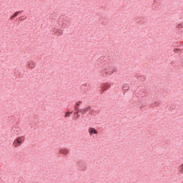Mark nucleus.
I'll list each match as a JSON object with an SVG mask.
<instances>
[{"instance_id": "obj_13", "label": "nucleus", "mask_w": 183, "mask_h": 183, "mask_svg": "<svg viewBox=\"0 0 183 183\" xmlns=\"http://www.w3.org/2000/svg\"><path fill=\"white\" fill-rule=\"evenodd\" d=\"M182 171H183V164L180 166Z\"/></svg>"}, {"instance_id": "obj_1", "label": "nucleus", "mask_w": 183, "mask_h": 183, "mask_svg": "<svg viewBox=\"0 0 183 183\" xmlns=\"http://www.w3.org/2000/svg\"><path fill=\"white\" fill-rule=\"evenodd\" d=\"M101 74L103 76H108V75H112V74H114V69L110 66H107L102 70Z\"/></svg>"}, {"instance_id": "obj_10", "label": "nucleus", "mask_w": 183, "mask_h": 183, "mask_svg": "<svg viewBox=\"0 0 183 183\" xmlns=\"http://www.w3.org/2000/svg\"><path fill=\"white\" fill-rule=\"evenodd\" d=\"M81 104H82V102H81V101L77 102L74 107L75 109H79L78 107H79V105H81Z\"/></svg>"}, {"instance_id": "obj_3", "label": "nucleus", "mask_w": 183, "mask_h": 183, "mask_svg": "<svg viewBox=\"0 0 183 183\" xmlns=\"http://www.w3.org/2000/svg\"><path fill=\"white\" fill-rule=\"evenodd\" d=\"M59 152L62 155H68V154H69V149L61 148L59 149Z\"/></svg>"}, {"instance_id": "obj_7", "label": "nucleus", "mask_w": 183, "mask_h": 183, "mask_svg": "<svg viewBox=\"0 0 183 183\" xmlns=\"http://www.w3.org/2000/svg\"><path fill=\"white\" fill-rule=\"evenodd\" d=\"M89 109H91V107H87L84 109H80V113L82 114H86V112H88V111H89Z\"/></svg>"}, {"instance_id": "obj_6", "label": "nucleus", "mask_w": 183, "mask_h": 183, "mask_svg": "<svg viewBox=\"0 0 183 183\" xmlns=\"http://www.w3.org/2000/svg\"><path fill=\"white\" fill-rule=\"evenodd\" d=\"M111 88V84L108 83H105L102 86V91H107V89H109Z\"/></svg>"}, {"instance_id": "obj_8", "label": "nucleus", "mask_w": 183, "mask_h": 183, "mask_svg": "<svg viewBox=\"0 0 183 183\" xmlns=\"http://www.w3.org/2000/svg\"><path fill=\"white\" fill-rule=\"evenodd\" d=\"M22 11H16L11 17L10 19H15V18H16V16H18L19 14H21Z\"/></svg>"}, {"instance_id": "obj_4", "label": "nucleus", "mask_w": 183, "mask_h": 183, "mask_svg": "<svg viewBox=\"0 0 183 183\" xmlns=\"http://www.w3.org/2000/svg\"><path fill=\"white\" fill-rule=\"evenodd\" d=\"M89 135H92L93 134L97 135L98 134V131H97V129H95L94 127H90L89 128Z\"/></svg>"}, {"instance_id": "obj_11", "label": "nucleus", "mask_w": 183, "mask_h": 183, "mask_svg": "<svg viewBox=\"0 0 183 183\" xmlns=\"http://www.w3.org/2000/svg\"><path fill=\"white\" fill-rule=\"evenodd\" d=\"M77 111L75 112V114H78L79 112H81V110L79 109H76Z\"/></svg>"}, {"instance_id": "obj_14", "label": "nucleus", "mask_w": 183, "mask_h": 183, "mask_svg": "<svg viewBox=\"0 0 183 183\" xmlns=\"http://www.w3.org/2000/svg\"><path fill=\"white\" fill-rule=\"evenodd\" d=\"M79 117H81V115H79V114H77V118H79Z\"/></svg>"}, {"instance_id": "obj_9", "label": "nucleus", "mask_w": 183, "mask_h": 183, "mask_svg": "<svg viewBox=\"0 0 183 183\" xmlns=\"http://www.w3.org/2000/svg\"><path fill=\"white\" fill-rule=\"evenodd\" d=\"M72 115V112H66L64 114V118H69Z\"/></svg>"}, {"instance_id": "obj_12", "label": "nucleus", "mask_w": 183, "mask_h": 183, "mask_svg": "<svg viewBox=\"0 0 183 183\" xmlns=\"http://www.w3.org/2000/svg\"><path fill=\"white\" fill-rule=\"evenodd\" d=\"M177 26H178V28H182V24H179Z\"/></svg>"}, {"instance_id": "obj_5", "label": "nucleus", "mask_w": 183, "mask_h": 183, "mask_svg": "<svg viewBox=\"0 0 183 183\" xmlns=\"http://www.w3.org/2000/svg\"><path fill=\"white\" fill-rule=\"evenodd\" d=\"M27 66L31 69H34V68H35V62H34L33 61H28Z\"/></svg>"}, {"instance_id": "obj_2", "label": "nucleus", "mask_w": 183, "mask_h": 183, "mask_svg": "<svg viewBox=\"0 0 183 183\" xmlns=\"http://www.w3.org/2000/svg\"><path fill=\"white\" fill-rule=\"evenodd\" d=\"M24 141H25V137H18L14 141L13 145H14V147H21V145H22V142H24Z\"/></svg>"}]
</instances>
